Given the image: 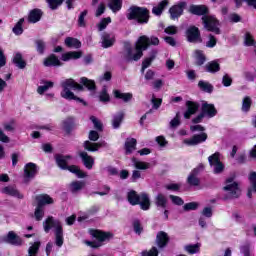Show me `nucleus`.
<instances>
[{
	"instance_id": "f257e3e1",
	"label": "nucleus",
	"mask_w": 256,
	"mask_h": 256,
	"mask_svg": "<svg viewBox=\"0 0 256 256\" xmlns=\"http://www.w3.org/2000/svg\"><path fill=\"white\" fill-rule=\"evenodd\" d=\"M150 45H159V38L157 37H147V36H140L136 42L135 48L131 49L128 48L127 50V57L130 61H139L143 57V52Z\"/></svg>"
},
{
	"instance_id": "f03ea898",
	"label": "nucleus",
	"mask_w": 256,
	"mask_h": 256,
	"mask_svg": "<svg viewBox=\"0 0 256 256\" xmlns=\"http://www.w3.org/2000/svg\"><path fill=\"white\" fill-rule=\"evenodd\" d=\"M61 86L63 89L61 92V97H63V99H68L69 101L74 100L83 103V99L78 98L73 92H71V89H73V91H83V86H81V84L75 82L73 79H66L61 82Z\"/></svg>"
},
{
	"instance_id": "7ed1b4c3",
	"label": "nucleus",
	"mask_w": 256,
	"mask_h": 256,
	"mask_svg": "<svg viewBox=\"0 0 256 256\" xmlns=\"http://www.w3.org/2000/svg\"><path fill=\"white\" fill-rule=\"evenodd\" d=\"M73 158L71 156H63V155H57L56 156V163L60 169H68L70 173H74L79 179H84V177H87V173L81 171L79 167L72 165L69 166V163H71V160Z\"/></svg>"
},
{
	"instance_id": "20e7f679",
	"label": "nucleus",
	"mask_w": 256,
	"mask_h": 256,
	"mask_svg": "<svg viewBox=\"0 0 256 256\" xmlns=\"http://www.w3.org/2000/svg\"><path fill=\"white\" fill-rule=\"evenodd\" d=\"M51 229L55 230L57 247H62L63 246V228L61 227V222H59V220L53 219V217H48L44 222V231L46 233H49Z\"/></svg>"
},
{
	"instance_id": "39448f33",
	"label": "nucleus",
	"mask_w": 256,
	"mask_h": 256,
	"mask_svg": "<svg viewBox=\"0 0 256 256\" xmlns=\"http://www.w3.org/2000/svg\"><path fill=\"white\" fill-rule=\"evenodd\" d=\"M128 201L130 205H140L143 211H147L151 207V201L149 200V195L142 193L138 195L135 190L128 192Z\"/></svg>"
},
{
	"instance_id": "423d86ee",
	"label": "nucleus",
	"mask_w": 256,
	"mask_h": 256,
	"mask_svg": "<svg viewBox=\"0 0 256 256\" xmlns=\"http://www.w3.org/2000/svg\"><path fill=\"white\" fill-rule=\"evenodd\" d=\"M89 233L94 238V241H87L86 245L93 248L101 247L105 241H109L113 237V234L110 232H103L101 230H90Z\"/></svg>"
},
{
	"instance_id": "0eeeda50",
	"label": "nucleus",
	"mask_w": 256,
	"mask_h": 256,
	"mask_svg": "<svg viewBox=\"0 0 256 256\" xmlns=\"http://www.w3.org/2000/svg\"><path fill=\"white\" fill-rule=\"evenodd\" d=\"M127 19H135L138 23H147L149 21V10L137 6H132L128 10Z\"/></svg>"
},
{
	"instance_id": "6e6552de",
	"label": "nucleus",
	"mask_w": 256,
	"mask_h": 256,
	"mask_svg": "<svg viewBox=\"0 0 256 256\" xmlns=\"http://www.w3.org/2000/svg\"><path fill=\"white\" fill-rule=\"evenodd\" d=\"M217 115V109L215 105L209 104L207 102L202 103V113L193 119V123H201L204 116L215 117Z\"/></svg>"
},
{
	"instance_id": "1a4fd4ad",
	"label": "nucleus",
	"mask_w": 256,
	"mask_h": 256,
	"mask_svg": "<svg viewBox=\"0 0 256 256\" xmlns=\"http://www.w3.org/2000/svg\"><path fill=\"white\" fill-rule=\"evenodd\" d=\"M224 190H226V193L230 199H235L241 195V189H239L237 182H233V178H228L226 180Z\"/></svg>"
},
{
	"instance_id": "9d476101",
	"label": "nucleus",
	"mask_w": 256,
	"mask_h": 256,
	"mask_svg": "<svg viewBox=\"0 0 256 256\" xmlns=\"http://www.w3.org/2000/svg\"><path fill=\"white\" fill-rule=\"evenodd\" d=\"M202 21L207 31H211L216 35H219V33H221V31L219 30V21H217L214 16H204L202 17Z\"/></svg>"
},
{
	"instance_id": "9b49d317",
	"label": "nucleus",
	"mask_w": 256,
	"mask_h": 256,
	"mask_svg": "<svg viewBox=\"0 0 256 256\" xmlns=\"http://www.w3.org/2000/svg\"><path fill=\"white\" fill-rule=\"evenodd\" d=\"M220 156L221 154L216 152L208 158L210 166L213 167L214 173H221L223 169H225V166H223V163H221V159L219 158Z\"/></svg>"
},
{
	"instance_id": "f8f14e48",
	"label": "nucleus",
	"mask_w": 256,
	"mask_h": 256,
	"mask_svg": "<svg viewBox=\"0 0 256 256\" xmlns=\"http://www.w3.org/2000/svg\"><path fill=\"white\" fill-rule=\"evenodd\" d=\"M186 37L190 43H201V34L199 28L191 26L186 31Z\"/></svg>"
},
{
	"instance_id": "ddd939ff",
	"label": "nucleus",
	"mask_w": 256,
	"mask_h": 256,
	"mask_svg": "<svg viewBox=\"0 0 256 256\" xmlns=\"http://www.w3.org/2000/svg\"><path fill=\"white\" fill-rule=\"evenodd\" d=\"M207 141V133L202 132L201 134H196L190 139H185L184 143L186 145L195 146L200 143H205Z\"/></svg>"
},
{
	"instance_id": "4468645a",
	"label": "nucleus",
	"mask_w": 256,
	"mask_h": 256,
	"mask_svg": "<svg viewBox=\"0 0 256 256\" xmlns=\"http://www.w3.org/2000/svg\"><path fill=\"white\" fill-rule=\"evenodd\" d=\"M37 175V165L34 163H28L25 165L24 168V178L26 181H29V179H33Z\"/></svg>"
},
{
	"instance_id": "2eb2a0df",
	"label": "nucleus",
	"mask_w": 256,
	"mask_h": 256,
	"mask_svg": "<svg viewBox=\"0 0 256 256\" xmlns=\"http://www.w3.org/2000/svg\"><path fill=\"white\" fill-rule=\"evenodd\" d=\"M167 243H169V235L163 231L158 232L156 235V245L159 249L167 247Z\"/></svg>"
},
{
	"instance_id": "dca6fc26",
	"label": "nucleus",
	"mask_w": 256,
	"mask_h": 256,
	"mask_svg": "<svg viewBox=\"0 0 256 256\" xmlns=\"http://www.w3.org/2000/svg\"><path fill=\"white\" fill-rule=\"evenodd\" d=\"M185 2H181L178 5H175L170 8L169 13L171 15V19H177L183 15V9L185 8Z\"/></svg>"
},
{
	"instance_id": "f3484780",
	"label": "nucleus",
	"mask_w": 256,
	"mask_h": 256,
	"mask_svg": "<svg viewBox=\"0 0 256 256\" xmlns=\"http://www.w3.org/2000/svg\"><path fill=\"white\" fill-rule=\"evenodd\" d=\"M36 201L38 203V207H43L44 205H53L55 200L48 194H41L36 196Z\"/></svg>"
},
{
	"instance_id": "a211bd4d",
	"label": "nucleus",
	"mask_w": 256,
	"mask_h": 256,
	"mask_svg": "<svg viewBox=\"0 0 256 256\" xmlns=\"http://www.w3.org/2000/svg\"><path fill=\"white\" fill-rule=\"evenodd\" d=\"M101 147H107V143L105 141L102 142H98V143H92L90 141H86L84 142V148L86 149V151H99V148Z\"/></svg>"
},
{
	"instance_id": "6ab92c4d",
	"label": "nucleus",
	"mask_w": 256,
	"mask_h": 256,
	"mask_svg": "<svg viewBox=\"0 0 256 256\" xmlns=\"http://www.w3.org/2000/svg\"><path fill=\"white\" fill-rule=\"evenodd\" d=\"M187 111L184 113L185 119H190L191 115H195L197 113V109H199V105L195 102L188 101L186 103Z\"/></svg>"
},
{
	"instance_id": "aec40b11",
	"label": "nucleus",
	"mask_w": 256,
	"mask_h": 256,
	"mask_svg": "<svg viewBox=\"0 0 256 256\" xmlns=\"http://www.w3.org/2000/svg\"><path fill=\"white\" fill-rule=\"evenodd\" d=\"M41 17H43V12L36 8L30 11L28 21L29 23H38V21H41Z\"/></svg>"
},
{
	"instance_id": "412c9836",
	"label": "nucleus",
	"mask_w": 256,
	"mask_h": 256,
	"mask_svg": "<svg viewBox=\"0 0 256 256\" xmlns=\"http://www.w3.org/2000/svg\"><path fill=\"white\" fill-rule=\"evenodd\" d=\"M115 99H121L124 103H129L133 99L132 93H123L121 90H114L113 91Z\"/></svg>"
},
{
	"instance_id": "4be33fe9",
	"label": "nucleus",
	"mask_w": 256,
	"mask_h": 256,
	"mask_svg": "<svg viewBox=\"0 0 256 256\" xmlns=\"http://www.w3.org/2000/svg\"><path fill=\"white\" fill-rule=\"evenodd\" d=\"M2 193L5 195H10L11 197H17V199H23V194H20V192L13 186L2 188Z\"/></svg>"
},
{
	"instance_id": "5701e85b",
	"label": "nucleus",
	"mask_w": 256,
	"mask_h": 256,
	"mask_svg": "<svg viewBox=\"0 0 256 256\" xmlns=\"http://www.w3.org/2000/svg\"><path fill=\"white\" fill-rule=\"evenodd\" d=\"M80 157L86 169H93V165L95 164V160L93 159V157L89 156L87 152H81Z\"/></svg>"
},
{
	"instance_id": "b1692460",
	"label": "nucleus",
	"mask_w": 256,
	"mask_h": 256,
	"mask_svg": "<svg viewBox=\"0 0 256 256\" xmlns=\"http://www.w3.org/2000/svg\"><path fill=\"white\" fill-rule=\"evenodd\" d=\"M6 243H10V245H21L23 241L15 232L10 231L6 236Z\"/></svg>"
},
{
	"instance_id": "393cba45",
	"label": "nucleus",
	"mask_w": 256,
	"mask_h": 256,
	"mask_svg": "<svg viewBox=\"0 0 256 256\" xmlns=\"http://www.w3.org/2000/svg\"><path fill=\"white\" fill-rule=\"evenodd\" d=\"M115 43V36L112 34H103L102 35V47L104 49H108V47H112Z\"/></svg>"
},
{
	"instance_id": "a878e982",
	"label": "nucleus",
	"mask_w": 256,
	"mask_h": 256,
	"mask_svg": "<svg viewBox=\"0 0 256 256\" xmlns=\"http://www.w3.org/2000/svg\"><path fill=\"white\" fill-rule=\"evenodd\" d=\"M155 57H157V50H153L150 54V57L145 58L144 61L142 62V73H145V69L151 67V63H153Z\"/></svg>"
},
{
	"instance_id": "bb28decb",
	"label": "nucleus",
	"mask_w": 256,
	"mask_h": 256,
	"mask_svg": "<svg viewBox=\"0 0 256 256\" xmlns=\"http://www.w3.org/2000/svg\"><path fill=\"white\" fill-rule=\"evenodd\" d=\"M82 55L81 51L67 52L62 54L61 59L62 61H71L73 59H81Z\"/></svg>"
},
{
	"instance_id": "cd10ccee",
	"label": "nucleus",
	"mask_w": 256,
	"mask_h": 256,
	"mask_svg": "<svg viewBox=\"0 0 256 256\" xmlns=\"http://www.w3.org/2000/svg\"><path fill=\"white\" fill-rule=\"evenodd\" d=\"M44 65L45 67H57L61 65V61L59 58H57V56L52 54L44 60Z\"/></svg>"
},
{
	"instance_id": "c85d7f7f",
	"label": "nucleus",
	"mask_w": 256,
	"mask_h": 256,
	"mask_svg": "<svg viewBox=\"0 0 256 256\" xmlns=\"http://www.w3.org/2000/svg\"><path fill=\"white\" fill-rule=\"evenodd\" d=\"M132 163H133V165H134V167L136 169H140L142 171H145V170L151 168V164L150 163L144 162V161H141V160H137L136 158L132 159Z\"/></svg>"
},
{
	"instance_id": "c756f323",
	"label": "nucleus",
	"mask_w": 256,
	"mask_h": 256,
	"mask_svg": "<svg viewBox=\"0 0 256 256\" xmlns=\"http://www.w3.org/2000/svg\"><path fill=\"white\" fill-rule=\"evenodd\" d=\"M249 181H250L251 188L248 189L247 195L249 198H251L253 191H255V193H256V172L250 173Z\"/></svg>"
},
{
	"instance_id": "7c9ffc66",
	"label": "nucleus",
	"mask_w": 256,
	"mask_h": 256,
	"mask_svg": "<svg viewBox=\"0 0 256 256\" xmlns=\"http://www.w3.org/2000/svg\"><path fill=\"white\" fill-rule=\"evenodd\" d=\"M156 207H161V209H165L167 207V197L164 194H157L155 198Z\"/></svg>"
},
{
	"instance_id": "2f4dec72",
	"label": "nucleus",
	"mask_w": 256,
	"mask_h": 256,
	"mask_svg": "<svg viewBox=\"0 0 256 256\" xmlns=\"http://www.w3.org/2000/svg\"><path fill=\"white\" fill-rule=\"evenodd\" d=\"M190 13H193V15H205L207 13V8L203 5H192L189 8Z\"/></svg>"
},
{
	"instance_id": "473e14b6",
	"label": "nucleus",
	"mask_w": 256,
	"mask_h": 256,
	"mask_svg": "<svg viewBox=\"0 0 256 256\" xmlns=\"http://www.w3.org/2000/svg\"><path fill=\"white\" fill-rule=\"evenodd\" d=\"M136 145L137 140H135V138H128L125 142L126 154L129 155V153L135 151Z\"/></svg>"
},
{
	"instance_id": "72a5a7b5",
	"label": "nucleus",
	"mask_w": 256,
	"mask_h": 256,
	"mask_svg": "<svg viewBox=\"0 0 256 256\" xmlns=\"http://www.w3.org/2000/svg\"><path fill=\"white\" fill-rule=\"evenodd\" d=\"M108 7H110L113 13H117V11H121L123 7V0H110Z\"/></svg>"
},
{
	"instance_id": "f704fd0d",
	"label": "nucleus",
	"mask_w": 256,
	"mask_h": 256,
	"mask_svg": "<svg viewBox=\"0 0 256 256\" xmlns=\"http://www.w3.org/2000/svg\"><path fill=\"white\" fill-rule=\"evenodd\" d=\"M65 45L72 49H79L81 47V42L78 41L77 38L68 37L65 39Z\"/></svg>"
},
{
	"instance_id": "c9c22d12",
	"label": "nucleus",
	"mask_w": 256,
	"mask_h": 256,
	"mask_svg": "<svg viewBox=\"0 0 256 256\" xmlns=\"http://www.w3.org/2000/svg\"><path fill=\"white\" fill-rule=\"evenodd\" d=\"M167 5H169V2L167 0H163L152 9V13L154 15H161V13H163V9H165Z\"/></svg>"
},
{
	"instance_id": "e433bc0d",
	"label": "nucleus",
	"mask_w": 256,
	"mask_h": 256,
	"mask_svg": "<svg viewBox=\"0 0 256 256\" xmlns=\"http://www.w3.org/2000/svg\"><path fill=\"white\" fill-rule=\"evenodd\" d=\"M197 173H199V168H195L188 177V183L190 185H199V178L197 177Z\"/></svg>"
},
{
	"instance_id": "4c0bfd02",
	"label": "nucleus",
	"mask_w": 256,
	"mask_h": 256,
	"mask_svg": "<svg viewBox=\"0 0 256 256\" xmlns=\"http://www.w3.org/2000/svg\"><path fill=\"white\" fill-rule=\"evenodd\" d=\"M198 87L199 89H201V91H204L205 93H213V85H211L207 81H199Z\"/></svg>"
},
{
	"instance_id": "58836bf2",
	"label": "nucleus",
	"mask_w": 256,
	"mask_h": 256,
	"mask_svg": "<svg viewBox=\"0 0 256 256\" xmlns=\"http://www.w3.org/2000/svg\"><path fill=\"white\" fill-rule=\"evenodd\" d=\"M13 63H15L16 66H18L19 69H25V66L27 65L23 61V56L21 53H16L13 58Z\"/></svg>"
},
{
	"instance_id": "ea45409f",
	"label": "nucleus",
	"mask_w": 256,
	"mask_h": 256,
	"mask_svg": "<svg viewBox=\"0 0 256 256\" xmlns=\"http://www.w3.org/2000/svg\"><path fill=\"white\" fill-rule=\"evenodd\" d=\"M23 23H25V18H21L14 28L12 29L14 35H23Z\"/></svg>"
},
{
	"instance_id": "a19ab883",
	"label": "nucleus",
	"mask_w": 256,
	"mask_h": 256,
	"mask_svg": "<svg viewBox=\"0 0 256 256\" xmlns=\"http://www.w3.org/2000/svg\"><path fill=\"white\" fill-rule=\"evenodd\" d=\"M85 187V182L74 181L70 184V190L72 193H77V191H81Z\"/></svg>"
},
{
	"instance_id": "79ce46f5",
	"label": "nucleus",
	"mask_w": 256,
	"mask_h": 256,
	"mask_svg": "<svg viewBox=\"0 0 256 256\" xmlns=\"http://www.w3.org/2000/svg\"><path fill=\"white\" fill-rule=\"evenodd\" d=\"M252 103H253V100H251V97L249 96L244 97V99L242 100V111L244 113H247L249 109H251Z\"/></svg>"
},
{
	"instance_id": "37998d69",
	"label": "nucleus",
	"mask_w": 256,
	"mask_h": 256,
	"mask_svg": "<svg viewBox=\"0 0 256 256\" xmlns=\"http://www.w3.org/2000/svg\"><path fill=\"white\" fill-rule=\"evenodd\" d=\"M80 83H82V85H84V87H87V89L89 91L95 90V81H93V80H89V79L83 77V78H81Z\"/></svg>"
},
{
	"instance_id": "c03bdc74",
	"label": "nucleus",
	"mask_w": 256,
	"mask_h": 256,
	"mask_svg": "<svg viewBox=\"0 0 256 256\" xmlns=\"http://www.w3.org/2000/svg\"><path fill=\"white\" fill-rule=\"evenodd\" d=\"M194 58L196 59L197 65H203L205 63V55L201 50H196L194 52Z\"/></svg>"
},
{
	"instance_id": "a18cd8bd",
	"label": "nucleus",
	"mask_w": 256,
	"mask_h": 256,
	"mask_svg": "<svg viewBox=\"0 0 256 256\" xmlns=\"http://www.w3.org/2000/svg\"><path fill=\"white\" fill-rule=\"evenodd\" d=\"M244 45H246V47H255V39H253V36L249 32L245 33Z\"/></svg>"
},
{
	"instance_id": "49530a36",
	"label": "nucleus",
	"mask_w": 256,
	"mask_h": 256,
	"mask_svg": "<svg viewBox=\"0 0 256 256\" xmlns=\"http://www.w3.org/2000/svg\"><path fill=\"white\" fill-rule=\"evenodd\" d=\"M219 69H220L219 63L215 61H212L206 65V71H208V73H217Z\"/></svg>"
},
{
	"instance_id": "de8ad7c7",
	"label": "nucleus",
	"mask_w": 256,
	"mask_h": 256,
	"mask_svg": "<svg viewBox=\"0 0 256 256\" xmlns=\"http://www.w3.org/2000/svg\"><path fill=\"white\" fill-rule=\"evenodd\" d=\"M52 87H53V82L45 81L44 85L38 87L37 92L39 93V95H43L45 91H47L48 89H52Z\"/></svg>"
},
{
	"instance_id": "09e8293b",
	"label": "nucleus",
	"mask_w": 256,
	"mask_h": 256,
	"mask_svg": "<svg viewBox=\"0 0 256 256\" xmlns=\"http://www.w3.org/2000/svg\"><path fill=\"white\" fill-rule=\"evenodd\" d=\"M39 247H41V242H34V244H32V246L28 250V255L29 256H37Z\"/></svg>"
},
{
	"instance_id": "8fccbe9b",
	"label": "nucleus",
	"mask_w": 256,
	"mask_h": 256,
	"mask_svg": "<svg viewBox=\"0 0 256 256\" xmlns=\"http://www.w3.org/2000/svg\"><path fill=\"white\" fill-rule=\"evenodd\" d=\"M121 121H123V113H119L116 116H114L112 125L114 129H119V125H121Z\"/></svg>"
},
{
	"instance_id": "3c124183",
	"label": "nucleus",
	"mask_w": 256,
	"mask_h": 256,
	"mask_svg": "<svg viewBox=\"0 0 256 256\" xmlns=\"http://www.w3.org/2000/svg\"><path fill=\"white\" fill-rule=\"evenodd\" d=\"M44 215H45V211L43 210V207L37 206L34 213L36 221H41Z\"/></svg>"
},
{
	"instance_id": "603ef678",
	"label": "nucleus",
	"mask_w": 256,
	"mask_h": 256,
	"mask_svg": "<svg viewBox=\"0 0 256 256\" xmlns=\"http://www.w3.org/2000/svg\"><path fill=\"white\" fill-rule=\"evenodd\" d=\"M185 251L190 253V255H194V253H199V244L187 245L185 246Z\"/></svg>"
},
{
	"instance_id": "864d4df0",
	"label": "nucleus",
	"mask_w": 256,
	"mask_h": 256,
	"mask_svg": "<svg viewBox=\"0 0 256 256\" xmlns=\"http://www.w3.org/2000/svg\"><path fill=\"white\" fill-rule=\"evenodd\" d=\"M99 99L100 101H102V103H109V101L111 100L106 88H103V90L101 91Z\"/></svg>"
},
{
	"instance_id": "5fc2aeb1",
	"label": "nucleus",
	"mask_w": 256,
	"mask_h": 256,
	"mask_svg": "<svg viewBox=\"0 0 256 256\" xmlns=\"http://www.w3.org/2000/svg\"><path fill=\"white\" fill-rule=\"evenodd\" d=\"M111 23V17H107L101 20V22L98 24L99 31H103V29H107V25Z\"/></svg>"
},
{
	"instance_id": "6e6d98bb",
	"label": "nucleus",
	"mask_w": 256,
	"mask_h": 256,
	"mask_svg": "<svg viewBox=\"0 0 256 256\" xmlns=\"http://www.w3.org/2000/svg\"><path fill=\"white\" fill-rule=\"evenodd\" d=\"M181 125V118L179 117V113L176 114V117L170 121L171 129H177V127Z\"/></svg>"
},
{
	"instance_id": "4d7b16f0",
	"label": "nucleus",
	"mask_w": 256,
	"mask_h": 256,
	"mask_svg": "<svg viewBox=\"0 0 256 256\" xmlns=\"http://www.w3.org/2000/svg\"><path fill=\"white\" fill-rule=\"evenodd\" d=\"M90 121H92L95 129H97L98 131H101L103 129V124H101V121H99L95 116H91Z\"/></svg>"
},
{
	"instance_id": "13d9d810",
	"label": "nucleus",
	"mask_w": 256,
	"mask_h": 256,
	"mask_svg": "<svg viewBox=\"0 0 256 256\" xmlns=\"http://www.w3.org/2000/svg\"><path fill=\"white\" fill-rule=\"evenodd\" d=\"M142 256H159V251L157 247H152L151 250L142 252Z\"/></svg>"
},
{
	"instance_id": "bf43d9fd",
	"label": "nucleus",
	"mask_w": 256,
	"mask_h": 256,
	"mask_svg": "<svg viewBox=\"0 0 256 256\" xmlns=\"http://www.w3.org/2000/svg\"><path fill=\"white\" fill-rule=\"evenodd\" d=\"M50 9H57L63 3V0H47Z\"/></svg>"
},
{
	"instance_id": "052dcab7",
	"label": "nucleus",
	"mask_w": 256,
	"mask_h": 256,
	"mask_svg": "<svg viewBox=\"0 0 256 256\" xmlns=\"http://www.w3.org/2000/svg\"><path fill=\"white\" fill-rule=\"evenodd\" d=\"M199 207V203L197 202H190L184 205L185 211H195Z\"/></svg>"
},
{
	"instance_id": "680f3d73",
	"label": "nucleus",
	"mask_w": 256,
	"mask_h": 256,
	"mask_svg": "<svg viewBox=\"0 0 256 256\" xmlns=\"http://www.w3.org/2000/svg\"><path fill=\"white\" fill-rule=\"evenodd\" d=\"M85 17H87V10H84L83 12H81L78 18L79 27H85Z\"/></svg>"
},
{
	"instance_id": "e2e57ef3",
	"label": "nucleus",
	"mask_w": 256,
	"mask_h": 256,
	"mask_svg": "<svg viewBox=\"0 0 256 256\" xmlns=\"http://www.w3.org/2000/svg\"><path fill=\"white\" fill-rule=\"evenodd\" d=\"M36 47L38 53H43L45 51V43L43 42V40H37Z\"/></svg>"
},
{
	"instance_id": "0e129e2a",
	"label": "nucleus",
	"mask_w": 256,
	"mask_h": 256,
	"mask_svg": "<svg viewBox=\"0 0 256 256\" xmlns=\"http://www.w3.org/2000/svg\"><path fill=\"white\" fill-rule=\"evenodd\" d=\"M170 199L172 201V203H174V205H183V199H181V197L179 196H173L170 195Z\"/></svg>"
},
{
	"instance_id": "69168bd1",
	"label": "nucleus",
	"mask_w": 256,
	"mask_h": 256,
	"mask_svg": "<svg viewBox=\"0 0 256 256\" xmlns=\"http://www.w3.org/2000/svg\"><path fill=\"white\" fill-rule=\"evenodd\" d=\"M222 83L224 85V87H230L231 83H233V80L231 79V77H229V75H224Z\"/></svg>"
},
{
	"instance_id": "338daca9",
	"label": "nucleus",
	"mask_w": 256,
	"mask_h": 256,
	"mask_svg": "<svg viewBox=\"0 0 256 256\" xmlns=\"http://www.w3.org/2000/svg\"><path fill=\"white\" fill-rule=\"evenodd\" d=\"M134 231L138 235H141V232L143 231V227H141V223L139 221H134Z\"/></svg>"
},
{
	"instance_id": "774afa93",
	"label": "nucleus",
	"mask_w": 256,
	"mask_h": 256,
	"mask_svg": "<svg viewBox=\"0 0 256 256\" xmlns=\"http://www.w3.org/2000/svg\"><path fill=\"white\" fill-rule=\"evenodd\" d=\"M202 214L204 217H213V209H211V207H206L203 209Z\"/></svg>"
}]
</instances>
